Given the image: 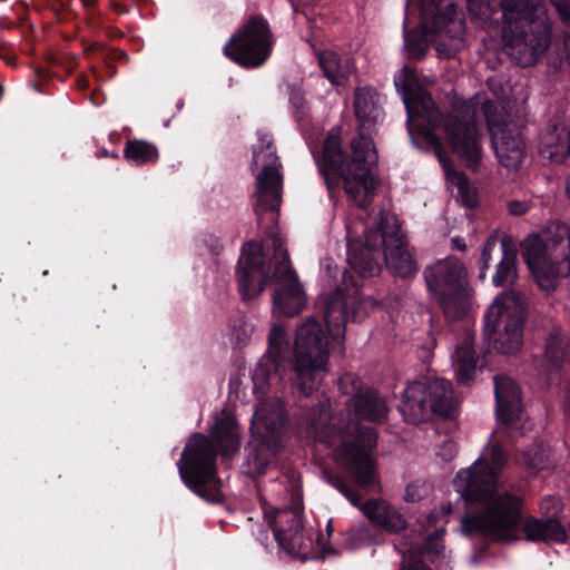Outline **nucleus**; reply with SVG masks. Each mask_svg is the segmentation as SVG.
<instances>
[{
    "label": "nucleus",
    "mask_w": 570,
    "mask_h": 570,
    "mask_svg": "<svg viewBox=\"0 0 570 570\" xmlns=\"http://www.w3.org/2000/svg\"><path fill=\"white\" fill-rule=\"evenodd\" d=\"M239 431L234 417L224 415L216 420L209 438L193 435L178 463L183 481L199 497L210 502L220 501L216 475V449L229 455L239 449Z\"/></svg>",
    "instance_id": "5"
},
{
    "label": "nucleus",
    "mask_w": 570,
    "mask_h": 570,
    "mask_svg": "<svg viewBox=\"0 0 570 570\" xmlns=\"http://www.w3.org/2000/svg\"><path fill=\"white\" fill-rule=\"evenodd\" d=\"M517 254L511 248H505L503 244V256L498 265L497 273L493 276V284L495 286H505L512 284L517 278Z\"/></svg>",
    "instance_id": "34"
},
{
    "label": "nucleus",
    "mask_w": 570,
    "mask_h": 570,
    "mask_svg": "<svg viewBox=\"0 0 570 570\" xmlns=\"http://www.w3.org/2000/svg\"><path fill=\"white\" fill-rule=\"evenodd\" d=\"M279 450L281 449H271L268 444L259 441L257 446L248 451L245 472L253 476L263 474L269 465L272 456Z\"/></svg>",
    "instance_id": "32"
},
{
    "label": "nucleus",
    "mask_w": 570,
    "mask_h": 570,
    "mask_svg": "<svg viewBox=\"0 0 570 570\" xmlns=\"http://www.w3.org/2000/svg\"><path fill=\"white\" fill-rule=\"evenodd\" d=\"M320 66L325 76L333 85H342L352 72V66L348 60H342L341 57L331 50L322 51L317 55Z\"/></svg>",
    "instance_id": "30"
},
{
    "label": "nucleus",
    "mask_w": 570,
    "mask_h": 570,
    "mask_svg": "<svg viewBox=\"0 0 570 570\" xmlns=\"http://www.w3.org/2000/svg\"><path fill=\"white\" fill-rule=\"evenodd\" d=\"M428 493V487L419 481L407 484L404 493V500L415 502L421 500Z\"/></svg>",
    "instance_id": "40"
},
{
    "label": "nucleus",
    "mask_w": 570,
    "mask_h": 570,
    "mask_svg": "<svg viewBox=\"0 0 570 570\" xmlns=\"http://www.w3.org/2000/svg\"><path fill=\"white\" fill-rule=\"evenodd\" d=\"M527 296L518 291L502 293L489 306L484 320L493 348L502 354L517 353L522 346Z\"/></svg>",
    "instance_id": "11"
},
{
    "label": "nucleus",
    "mask_w": 570,
    "mask_h": 570,
    "mask_svg": "<svg viewBox=\"0 0 570 570\" xmlns=\"http://www.w3.org/2000/svg\"><path fill=\"white\" fill-rule=\"evenodd\" d=\"M394 85L402 91L407 111V129L412 135V119L416 117L425 119L433 127L442 126L453 153L468 166L474 167L482 155L481 136L475 118V107L480 105L499 164L509 171L521 168L527 157L525 142L517 128L507 121V112L493 101L478 100L472 112L468 106L460 117L456 115L440 117L431 96L419 86L411 68L403 67L394 76Z\"/></svg>",
    "instance_id": "1"
},
{
    "label": "nucleus",
    "mask_w": 570,
    "mask_h": 570,
    "mask_svg": "<svg viewBox=\"0 0 570 570\" xmlns=\"http://www.w3.org/2000/svg\"><path fill=\"white\" fill-rule=\"evenodd\" d=\"M327 530H328V531H331V530H332V528H331V524H330V523L327 524Z\"/></svg>",
    "instance_id": "50"
},
{
    "label": "nucleus",
    "mask_w": 570,
    "mask_h": 570,
    "mask_svg": "<svg viewBox=\"0 0 570 570\" xmlns=\"http://www.w3.org/2000/svg\"><path fill=\"white\" fill-rule=\"evenodd\" d=\"M272 31L262 17L250 18L225 45L224 53L244 67L262 66L271 56Z\"/></svg>",
    "instance_id": "15"
},
{
    "label": "nucleus",
    "mask_w": 570,
    "mask_h": 570,
    "mask_svg": "<svg viewBox=\"0 0 570 570\" xmlns=\"http://www.w3.org/2000/svg\"><path fill=\"white\" fill-rule=\"evenodd\" d=\"M522 255L538 285L554 291L559 279L570 275V227L560 222L529 235L521 244Z\"/></svg>",
    "instance_id": "8"
},
{
    "label": "nucleus",
    "mask_w": 570,
    "mask_h": 570,
    "mask_svg": "<svg viewBox=\"0 0 570 570\" xmlns=\"http://www.w3.org/2000/svg\"><path fill=\"white\" fill-rule=\"evenodd\" d=\"M275 540L284 550L294 556L305 557L312 540L302 525V509L297 504L292 508L276 509L266 512Z\"/></svg>",
    "instance_id": "19"
},
{
    "label": "nucleus",
    "mask_w": 570,
    "mask_h": 570,
    "mask_svg": "<svg viewBox=\"0 0 570 570\" xmlns=\"http://www.w3.org/2000/svg\"><path fill=\"white\" fill-rule=\"evenodd\" d=\"M323 479L342 493L354 507H357L371 522L381 525L389 532H399L405 528L404 517L387 501L372 499L362 504L358 492L352 489L337 473L325 471L323 472Z\"/></svg>",
    "instance_id": "17"
},
{
    "label": "nucleus",
    "mask_w": 570,
    "mask_h": 570,
    "mask_svg": "<svg viewBox=\"0 0 570 570\" xmlns=\"http://www.w3.org/2000/svg\"><path fill=\"white\" fill-rule=\"evenodd\" d=\"M356 294V289L345 293L337 288L325 299L324 320L333 340L342 341L344 338L348 321L347 306L350 303L353 305L357 304V308L353 312V320H361L367 313V309L376 307L377 304L372 298H362Z\"/></svg>",
    "instance_id": "21"
},
{
    "label": "nucleus",
    "mask_w": 570,
    "mask_h": 570,
    "mask_svg": "<svg viewBox=\"0 0 570 570\" xmlns=\"http://www.w3.org/2000/svg\"><path fill=\"white\" fill-rule=\"evenodd\" d=\"M420 8L421 23L407 31L404 20V49L414 59H422L432 41L441 58H452L464 47V18L449 0H413Z\"/></svg>",
    "instance_id": "6"
},
{
    "label": "nucleus",
    "mask_w": 570,
    "mask_h": 570,
    "mask_svg": "<svg viewBox=\"0 0 570 570\" xmlns=\"http://www.w3.org/2000/svg\"><path fill=\"white\" fill-rule=\"evenodd\" d=\"M414 119L415 118L412 119L413 135L411 132L410 135L413 138L417 137L419 139H422L428 146H430L434 150L444 170L449 188H451L452 190L456 188L458 190V200L461 202L466 207H474L476 205L475 188L469 183L468 178L462 173L454 170L451 161L444 154L441 139L428 127H415Z\"/></svg>",
    "instance_id": "23"
},
{
    "label": "nucleus",
    "mask_w": 570,
    "mask_h": 570,
    "mask_svg": "<svg viewBox=\"0 0 570 570\" xmlns=\"http://www.w3.org/2000/svg\"><path fill=\"white\" fill-rule=\"evenodd\" d=\"M507 462V452L492 443L471 466L458 472L453 481L455 490L465 502L479 505L476 513L462 518V533H481L500 542L519 538L521 500L499 485Z\"/></svg>",
    "instance_id": "2"
},
{
    "label": "nucleus",
    "mask_w": 570,
    "mask_h": 570,
    "mask_svg": "<svg viewBox=\"0 0 570 570\" xmlns=\"http://www.w3.org/2000/svg\"><path fill=\"white\" fill-rule=\"evenodd\" d=\"M272 242L275 247L274 271L271 276L275 285L273 314L278 317H293L306 306L307 296L278 237H272Z\"/></svg>",
    "instance_id": "14"
},
{
    "label": "nucleus",
    "mask_w": 570,
    "mask_h": 570,
    "mask_svg": "<svg viewBox=\"0 0 570 570\" xmlns=\"http://www.w3.org/2000/svg\"><path fill=\"white\" fill-rule=\"evenodd\" d=\"M291 104L295 108L297 119L302 120L304 117L307 116L305 98L299 91L292 92Z\"/></svg>",
    "instance_id": "43"
},
{
    "label": "nucleus",
    "mask_w": 570,
    "mask_h": 570,
    "mask_svg": "<svg viewBox=\"0 0 570 570\" xmlns=\"http://www.w3.org/2000/svg\"><path fill=\"white\" fill-rule=\"evenodd\" d=\"M268 342V354L259 360L253 373L255 390L262 393L269 389L277 391L283 381L278 358L285 342L284 328L281 325H273Z\"/></svg>",
    "instance_id": "25"
},
{
    "label": "nucleus",
    "mask_w": 570,
    "mask_h": 570,
    "mask_svg": "<svg viewBox=\"0 0 570 570\" xmlns=\"http://www.w3.org/2000/svg\"><path fill=\"white\" fill-rule=\"evenodd\" d=\"M452 365L460 384L465 385L473 380L476 362L473 351V335L471 332L466 331L462 342L455 347L452 355Z\"/></svg>",
    "instance_id": "28"
},
{
    "label": "nucleus",
    "mask_w": 570,
    "mask_h": 570,
    "mask_svg": "<svg viewBox=\"0 0 570 570\" xmlns=\"http://www.w3.org/2000/svg\"><path fill=\"white\" fill-rule=\"evenodd\" d=\"M358 233L351 225H346L347 262L352 269L363 277H371L380 273L377 261L379 250L382 247L381 229H368L365 233L364 247H357Z\"/></svg>",
    "instance_id": "24"
},
{
    "label": "nucleus",
    "mask_w": 570,
    "mask_h": 570,
    "mask_svg": "<svg viewBox=\"0 0 570 570\" xmlns=\"http://www.w3.org/2000/svg\"><path fill=\"white\" fill-rule=\"evenodd\" d=\"M429 292L450 320L466 317L473 309V291L466 269L455 257L439 259L424 269Z\"/></svg>",
    "instance_id": "10"
},
{
    "label": "nucleus",
    "mask_w": 570,
    "mask_h": 570,
    "mask_svg": "<svg viewBox=\"0 0 570 570\" xmlns=\"http://www.w3.org/2000/svg\"><path fill=\"white\" fill-rule=\"evenodd\" d=\"M495 245H497V242L494 239H488L487 243L484 244L482 255H481V261H482L481 277H484V271L487 268H489V266H490L491 256L495 248Z\"/></svg>",
    "instance_id": "46"
},
{
    "label": "nucleus",
    "mask_w": 570,
    "mask_h": 570,
    "mask_svg": "<svg viewBox=\"0 0 570 570\" xmlns=\"http://www.w3.org/2000/svg\"><path fill=\"white\" fill-rule=\"evenodd\" d=\"M238 289L244 299L258 296L269 278V268L263 261V249L257 242L245 244L236 269Z\"/></svg>",
    "instance_id": "22"
},
{
    "label": "nucleus",
    "mask_w": 570,
    "mask_h": 570,
    "mask_svg": "<svg viewBox=\"0 0 570 570\" xmlns=\"http://www.w3.org/2000/svg\"><path fill=\"white\" fill-rule=\"evenodd\" d=\"M563 23L570 24V0H550Z\"/></svg>",
    "instance_id": "44"
},
{
    "label": "nucleus",
    "mask_w": 570,
    "mask_h": 570,
    "mask_svg": "<svg viewBox=\"0 0 570 570\" xmlns=\"http://www.w3.org/2000/svg\"><path fill=\"white\" fill-rule=\"evenodd\" d=\"M253 166L262 168L256 176L254 210L257 222L262 224L265 213H269L271 220L275 222L282 202L283 175L279 171L281 163L268 134H259V144L254 147Z\"/></svg>",
    "instance_id": "12"
},
{
    "label": "nucleus",
    "mask_w": 570,
    "mask_h": 570,
    "mask_svg": "<svg viewBox=\"0 0 570 570\" xmlns=\"http://www.w3.org/2000/svg\"><path fill=\"white\" fill-rule=\"evenodd\" d=\"M275 391L269 389L262 393L261 391H254L261 395L271 393L266 400H263L257 405L253 419L250 430L253 435L264 443L268 444L271 449H282L284 445L283 434L285 428V414L284 404L276 393L281 390Z\"/></svg>",
    "instance_id": "18"
},
{
    "label": "nucleus",
    "mask_w": 570,
    "mask_h": 570,
    "mask_svg": "<svg viewBox=\"0 0 570 570\" xmlns=\"http://www.w3.org/2000/svg\"><path fill=\"white\" fill-rule=\"evenodd\" d=\"M560 508V501L556 497L543 498L540 502V510L547 514V518L557 519V514Z\"/></svg>",
    "instance_id": "42"
},
{
    "label": "nucleus",
    "mask_w": 570,
    "mask_h": 570,
    "mask_svg": "<svg viewBox=\"0 0 570 570\" xmlns=\"http://www.w3.org/2000/svg\"><path fill=\"white\" fill-rule=\"evenodd\" d=\"M443 514H448L451 512V505L442 507Z\"/></svg>",
    "instance_id": "49"
},
{
    "label": "nucleus",
    "mask_w": 570,
    "mask_h": 570,
    "mask_svg": "<svg viewBox=\"0 0 570 570\" xmlns=\"http://www.w3.org/2000/svg\"><path fill=\"white\" fill-rule=\"evenodd\" d=\"M523 464L531 471L538 472L549 468V453L542 445H534L523 454Z\"/></svg>",
    "instance_id": "37"
},
{
    "label": "nucleus",
    "mask_w": 570,
    "mask_h": 570,
    "mask_svg": "<svg viewBox=\"0 0 570 570\" xmlns=\"http://www.w3.org/2000/svg\"><path fill=\"white\" fill-rule=\"evenodd\" d=\"M456 453H458V446H456V443L452 440L443 441L442 443H440L438 445V449H436V456L444 462H449V461L453 460V458L456 455Z\"/></svg>",
    "instance_id": "41"
},
{
    "label": "nucleus",
    "mask_w": 570,
    "mask_h": 570,
    "mask_svg": "<svg viewBox=\"0 0 570 570\" xmlns=\"http://www.w3.org/2000/svg\"><path fill=\"white\" fill-rule=\"evenodd\" d=\"M328 340L321 324L307 318L296 331L294 351L288 362L293 386L302 396L316 391L330 371Z\"/></svg>",
    "instance_id": "9"
},
{
    "label": "nucleus",
    "mask_w": 570,
    "mask_h": 570,
    "mask_svg": "<svg viewBox=\"0 0 570 570\" xmlns=\"http://www.w3.org/2000/svg\"><path fill=\"white\" fill-rule=\"evenodd\" d=\"M325 396L318 406L306 411L303 424L317 448L331 450L330 455L363 489L379 484V475L371 451L377 435L373 428L344 420L330 411Z\"/></svg>",
    "instance_id": "4"
},
{
    "label": "nucleus",
    "mask_w": 570,
    "mask_h": 570,
    "mask_svg": "<svg viewBox=\"0 0 570 570\" xmlns=\"http://www.w3.org/2000/svg\"><path fill=\"white\" fill-rule=\"evenodd\" d=\"M568 338L559 331L550 334L546 343V356L552 364L561 362L569 352Z\"/></svg>",
    "instance_id": "36"
},
{
    "label": "nucleus",
    "mask_w": 570,
    "mask_h": 570,
    "mask_svg": "<svg viewBox=\"0 0 570 570\" xmlns=\"http://www.w3.org/2000/svg\"><path fill=\"white\" fill-rule=\"evenodd\" d=\"M441 549H443V544L441 542V535L438 532L435 535L431 537L421 549H410L407 554L403 558V563L400 570H430L424 564V561L419 557L429 558L433 561V556L438 554Z\"/></svg>",
    "instance_id": "31"
},
{
    "label": "nucleus",
    "mask_w": 570,
    "mask_h": 570,
    "mask_svg": "<svg viewBox=\"0 0 570 570\" xmlns=\"http://www.w3.org/2000/svg\"><path fill=\"white\" fill-rule=\"evenodd\" d=\"M497 430L499 439L517 441L531 430L523 411L519 385L504 374L494 377Z\"/></svg>",
    "instance_id": "16"
},
{
    "label": "nucleus",
    "mask_w": 570,
    "mask_h": 570,
    "mask_svg": "<svg viewBox=\"0 0 570 570\" xmlns=\"http://www.w3.org/2000/svg\"><path fill=\"white\" fill-rule=\"evenodd\" d=\"M452 242L456 248L461 250L465 248V245L459 238H453Z\"/></svg>",
    "instance_id": "47"
},
{
    "label": "nucleus",
    "mask_w": 570,
    "mask_h": 570,
    "mask_svg": "<svg viewBox=\"0 0 570 570\" xmlns=\"http://www.w3.org/2000/svg\"><path fill=\"white\" fill-rule=\"evenodd\" d=\"M401 412L412 424L429 420L432 415L448 417L453 412L451 383L443 379L415 381L404 390Z\"/></svg>",
    "instance_id": "13"
},
{
    "label": "nucleus",
    "mask_w": 570,
    "mask_h": 570,
    "mask_svg": "<svg viewBox=\"0 0 570 570\" xmlns=\"http://www.w3.org/2000/svg\"><path fill=\"white\" fill-rule=\"evenodd\" d=\"M124 153L128 160L137 165L154 163L158 158L156 146L144 140L128 141Z\"/></svg>",
    "instance_id": "33"
},
{
    "label": "nucleus",
    "mask_w": 570,
    "mask_h": 570,
    "mask_svg": "<svg viewBox=\"0 0 570 570\" xmlns=\"http://www.w3.org/2000/svg\"><path fill=\"white\" fill-rule=\"evenodd\" d=\"M379 229H381V243L387 268L401 277L412 276L416 271V264L403 240L397 217L394 214L381 212Z\"/></svg>",
    "instance_id": "20"
},
{
    "label": "nucleus",
    "mask_w": 570,
    "mask_h": 570,
    "mask_svg": "<svg viewBox=\"0 0 570 570\" xmlns=\"http://www.w3.org/2000/svg\"><path fill=\"white\" fill-rule=\"evenodd\" d=\"M354 110L358 121V136L351 141V158L347 160L343 155L338 130L332 129L324 142L320 170L328 190H332L331 178H338L348 198L358 207L365 208L373 197V169L377 163L371 135L384 115L376 90L367 87L357 89Z\"/></svg>",
    "instance_id": "3"
},
{
    "label": "nucleus",
    "mask_w": 570,
    "mask_h": 570,
    "mask_svg": "<svg viewBox=\"0 0 570 570\" xmlns=\"http://www.w3.org/2000/svg\"><path fill=\"white\" fill-rule=\"evenodd\" d=\"M531 204L529 200L512 199L507 203L508 212L513 216H520L529 212Z\"/></svg>",
    "instance_id": "45"
},
{
    "label": "nucleus",
    "mask_w": 570,
    "mask_h": 570,
    "mask_svg": "<svg viewBox=\"0 0 570 570\" xmlns=\"http://www.w3.org/2000/svg\"><path fill=\"white\" fill-rule=\"evenodd\" d=\"M371 541V534L370 531L364 528H356L354 530H351L346 538V546L350 549H357Z\"/></svg>",
    "instance_id": "39"
},
{
    "label": "nucleus",
    "mask_w": 570,
    "mask_h": 570,
    "mask_svg": "<svg viewBox=\"0 0 570 570\" xmlns=\"http://www.w3.org/2000/svg\"><path fill=\"white\" fill-rule=\"evenodd\" d=\"M566 195L567 198L570 200V176L566 179Z\"/></svg>",
    "instance_id": "48"
},
{
    "label": "nucleus",
    "mask_w": 570,
    "mask_h": 570,
    "mask_svg": "<svg viewBox=\"0 0 570 570\" xmlns=\"http://www.w3.org/2000/svg\"><path fill=\"white\" fill-rule=\"evenodd\" d=\"M522 532L524 538L532 542H562L566 540V531L554 518H530L522 524Z\"/></svg>",
    "instance_id": "27"
},
{
    "label": "nucleus",
    "mask_w": 570,
    "mask_h": 570,
    "mask_svg": "<svg viewBox=\"0 0 570 570\" xmlns=\"http://www.w3.org/2000/svg\"><path fill=\"white\" fill-rule=\"evenodd\" d=\"M502 38L519 65H533L547 50L551 23L543 0H502Z\"/></svg>",
    "instance_id": "7"
},
{
    "label": "nucleus",
    "mask_w": 570,
    "mask_h": 570,
    "mask_svg": "<svg viewBox=\"0 0 570 570\" xmlns=\"http://www.w3.org/2000/svg\"><path fill=\"white\" fill-rule=\"evenodd\" d=\"M539 154L551 163H562L570 155V139L564 140L562 134L553 128L542 135Z\"/></svg>",
    "instance_id": "29"
},
{
    "label": "nucleus",
    "mask_w": 570,
    "mask_h": 570,
    "mask_svg": "<svg viewBox=\"0 0 570 570\" xmlns=\"http://www.w3.org/2000/svg\"><path fill=\"white\" fill-rule=\"evenodd\" d=\"M495 0H468V8L473 19L483 28H493L497 21L492 18L497 13Z\"/></svg>",
    "instance_id": "35"
},
{
    "label": "nucleus",
    "mask_w": 570,
    "mask_h": 570,
    "mask_svg": "<svg viewBox=\"0 0 570 570\" xmlns=\"http://www.w3.org/2000/svg\"><path fill=\"white\" fill-rule=\"evenodd\" d=\"M254 332V325L245 317H238L234 321L232 336L238 344L249 341Z\"/></svg>",
    "instance_id": "38"
},
{
    "label": "nucleus",
    "mask_w": 570,
    "mask_h": 570,
    "mask_svg": "<svg viewBox=\"0 0 570 570\" xmlns=\"http://www.w3.org/2000/svg\"><path fill=\"white\" fill-rule=\"evenodd\" d=\"M338 385L344 394L355 393L346 404L348 409L354 410L357 417L372 422H380L386 417L387 406L385 401L375 391L358 390V381L354 375H343Z\"/></svg>",
    "instance_id": "26"
}]
</instances>
